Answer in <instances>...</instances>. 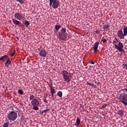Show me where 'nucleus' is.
<instances>
[{"label":"nucleus","instance_id":"b1692460","mask_svg":"<svg viewBox=\"0 0 127 127\" xmlns=\"http://www.w3.org/2000/svg\"><path fill=\"white\" fill-rule=\"evenodd\" d=\"M24 24L25 25H26L27 27V26H29V24H30V23H29L28 21L26 20L25 21Z\"/></svg>","mask_w":127,"mask_h":127},{"label":"nucleus","instance_id":"6e6552de","mask_svg":"<svg viewBox=\"0 0 127 127\" xmlns=\"http://www.w3.org/2000/svg\"><path fill=\"white\" fill-rule=\"evenodd\" d=\"M63 77L64 79V81H65V82H67V83H69V82L71 81V79L70 78L69 76L67 75L63 74Z\"/></svg>","mask_w":127,"mask_h":127},{"label":"nucleus","instance_id":"f03ea898","mask_svg":"<svg viewBox=\"0 0 127 127\" xmlns=\"http://www.w3.org/2000/svg\"><path fill=\"white\" fill-rule=\"evenodd\" d=\"M50 6H52L54 9H56V8H58V6H59V3L60 2L58 0H49Z\"/></svg>","mask_w":127,"mask_h":127},{"label":"nucleus","instance_id":"bb28decb","mask_svg":"<svg viewBox=\"0 0 127 127\" xmlns=\"http://www.w3.org/2000/svg\"><path fill=\"white\" fill-rule=\"evenodd\" d=\"M63 75H68L69 73L66 70L63 71Z\"/></svg>","mask_w":127,"mask_h":127},{"label":"nucleus","instance_id":"6ab92c4d","mask_svg":"<svg viewBox=\"0 0 127 127\" xmlns=\"http://www.w3.org/2000/svg\"><path fill=\"white\" fill-rule=\"evenodd\" d=\"M118 115H120L121 117H123L124 116V111L123 110H119L118 111Z\"/></svg>","mask_w":127,"mask_h":127},{"label":"nucleus","instance_id":"1a4fd4ad","mask_svg":"<svg viewBox=\"0 0 127 127\" xmlns=\"http://www.w3.org/2000/svg\"><path fill=\"white\" fill-rule=\"evenodd\" d=\"M116 49H119L120 48H123L124 47V45L121 42L119 43L118 45L115 44Z\"/></svg>","mask_w":127,"mask_h":127},{"label":"nucleus","instance_id":"aec40b11","mask_svg":"<svg viewBox=\"0 0 127 127\" xmlns=\"http://www.w3.org/2000/svg\"><path fill=\"white\" fill-rule=\"evenodd\" d=\"M33 110L34 111H38L39 110V108H38V106H33Z\"/></svg>","mask_w":127,"mask_h":127},{"label":"nucleus","instance_id":"423d86ee","mask_svg":"<svg viewBox=\"0 0 127 127\" xmlns=\"http://www.w3.org/2000/svg\"><path fill=\"white\" fill-rule=\"evenodd\" d=\"M32 106H39V101L38 99L35 98L31 102Z\"/></svg>","mask_w":127,"mask_h":127},{"label":"nucleus","instance_id":"dca6fc26","mask_svg":"<svg viewBox=\"0 0 127 127\" xmlns=\"http://www.w3.org/2000/svg\"><path fill=\"white\" fill-rule=\"evenodd\" d=\"M12 20L13 23H14L16 25H18V24H19V23H20L19 22V21H18V20H17L15 19H12Z\"/></svg>","mask_w":127,"mask_h":127},{"label":"nucleus","instance_id":"2eb2a0df","mask_svg":"<svg viewBox=\"0 0 127 127\" xmlns=\"http://www.w3.org/2000/svg\"><path fill=\"white\" fill-rule=\"evenodd\" d=\"M57 95L60 98H62V96H63V93L62 91H60L57 92Z\"/></svg>","mask_w":127,"mask_h":127},{"label":"nucleus","instance_id":"37998d69","mask_svg":"<svg viewBox=\"0 0 127 127\" xmlns=\"http://www.w3.org/2000/svg\"><path fill=\"white\" fill-rule=\"evenodd\" d=\"M85 69H88V66H86V67H85Z\"/></svg>","mask_w":127,"mask_h":127},{"label":"nucleus","instance_id":"a19ab883","mask_svg":"<svg viewBox=\"0 0 127 127\" xmlns=\"http://www.w3.org/2000/svg\"><path fill=\"white\" fill-rule=\"evenodd\" d=\"M44 102H45V103H47V101H46V100H44Z\"/></svg>","mask_w":127,"mask_h":127},{"label":"nucleus","instance_id":"2f4dec72","mask_svg":"<svg viewBox=\"0 0 127 127\" xmlns=\"http://www.w3.org/2000/svg\"><path fill=\"white\" fill-rule=\"evenodd\" d=\"M117 50H119V51H120V52H123V51H124L123 48H120L119 49H117Z\"/></svg>","mask_w":127,"mask_h":127},{"label":"nucleus","instance_id":"39448f33","mask_svg":"<svg viewBox=\"0 0 127 127\" xmlns=\"http://www.w3.org/2000/svg\"><path fill=\"white\" fill-rule=\"evenodd\" d=\"M117 35L120 39H124V38H125V35H124V32L122 30L119 31L117 33Z\"/></svg>","mask_w":127,"mask_h":127},{"label":"nucleus","instance_id":"c9c22d12","mask_svg":"<svg viewBox=\"0 0 127 127\" xmlns=\"http://www.w3.org/2000/svg\"><path fill=\"white\" fill-rule=\"evenodd\" d=\"M87 85H90V86H91L92 83L89 82H87Z\"/></svg>","mask_w":127,"mask_h":127},{"label":"nucleus","instance_id":"412c9836","mask_svg":"<svg viewBox=\"0 0 127 127\" xmlns=\"http://www.w3.org/2000/svg\"><path fill=\"white\" fill-rule=\"evenodd\" d=\"M9 126V122H6L3 125L2 127H8Z\"/></svg>","mask_w":127,"mask_h":127},{"label":"nucleus","instance_id":"f704fd0d","mask_svg":"<svg viewBox=\"0 0 127 127\" xmlns=\"http://www.w3.org/2000/svg\"><path fill=\"white\" fill-rule=\"evenodd\" d=\"M95 32L97 34H99V33H100V31H97V30H96V31H95Z\"/></svg>","mask_w":127,"mask_h":127},{"label":"nucleus","instance_id":"cd10ccee","mask_svg":"<svg viewBox=\"0 0 127 127\" xmlns=\"http://www.w3.org/2000/svg\"><path fill=\"white\" fill-rule=\"evenodd\" d=\"M29 98H30V101H32V100H33V99H35L34 98V95H30Z\"/></svg>","mask_w":127,"mask_h":127},{"label":"nucleus","instance_id":"c756f323","mask_svg":"<svg viewBox=\"0 0 127 127\" xmlns=\"http://www.w3.org/2000/svg\"><path fill=\"white\" fill-rule=\"evenodd\" d=\"M108 106V104H104V105H103L102 106V109H105V108H106V107H107Z\"/></svg>","mask_w":127,"mask_h":127},{"label":"nucleus","instance_id":"e433bc0d","mask_svg":"<svg viewBox=\"0 0 127 127\" xmlns=\"http://www.w3.org/2000/svg\"><path fill=\"white\" fill-rule=\"evenodd\" d=\"M90 64L94 65V64H95V62H90Z\"/></svg>","mask_w":127,"mask_h":127},{"label":"nucleus","instance_id":"7ed1b4c3","mask_svg":"<svg viewBox=\"0 0 127 127\" xmlns=\"http://www.w3.org/2000/svg\"><path fill=\"white\" fill-rule=\"evenodd\" d=\"M14 17L18 19V20H22L24 18L23 16H22V14L20 13H16L14 14Z\"/></svg>","mask_w":127,"mask_h":127},{"label":"nucleus","instance_id":"ea45409f","mask_svg":"<svg viewBox=\"0 0 127 127\" xmlns=\"http://www.w3.org/2000/svg\"><path fill=\"white\" fill-rule=\"evenodd\" d=\"M115 40H116V41H117L118 42H119V40H118V39H117V38H115Z\"/></svg>","mask_w":127,"mask_h":127},{"label":"nucleus","instance_id":"ddd939ff","mask_svg":"<svg viewBox=\"0 0 127 127\" xmlns=\"http://www.w3.org/2000/svg\"><path fill=\"white\" fill-rule=\"evenodd\" d=\"M8 58V56L7 55H4V56L0 58V61H4L5 60H6Z\"/></svg>","mask_w":127,"mask_h":127},{"label":"nucleus","instance_id":"0eeeda50","mask_svg":"<svg viewBox=\"0 0 127 127\" xmlns=\"http://www.w3.org/2000/svg\"><path fill=\"white\" fill-rule=\"evenodd\" d=\"M99 42H96L93 46L94 53H97V50H98V47H99Z\"/></svg>","mask_w":127,"mask_h":127},{"label":"nucleus","instance_id":"5701e85b","mask_svg":"<svg viewBox=\"0 0 127 127\" xmlns=\"http://www.w3.org/2000/svg\"><path fill=\"white\" fill-rule=\"evenodd\" d=\"M16 1L21 3V4H23L24 3V0H16Z\"/></svg>","mask_w":127,"mask_h":127},{"label":"nucleus","instance_id":"4c0bfd02","mask_svg":"<svg viewBox=\"0 0 127 127\" xmlns=\"http://www.w3.org/2000/svg\"><path fill=\"white\" fill-rule=\"evenodd\" d=\"M43 114H44V112H43V111L41 112L40 113V115H43Z\"/></svg>","mask_w":127,"mask_h":127},{"label":"nucleus","instance_id":"393cba45","mask_svg":"<svg viewBox=\"0 0 127 127\" xmlns=\"http://www.w3.org/2000/svg\"><path fill=\"white\" fill-rule=\"evenodd\" d=\"M61 32L63 34L65 33L66 32V28H63L61 30Z\"/></svg>","mask_w":127,"mask_h":127},{"label":"nucleus","instance_id":"4be33fe9","mask_svg":"<svg viewBox=\"0 0 127 127\" xmlns=\"http://www.w3.org/2000/svg\"><path fill=\"white\" fill-rule=\"evenodd\" d=\"M61 28V25H56L55 26V29L56 30H59V29Z\"/></svg>","mask_w":127,"mask_h":127},{"label":"nucleus","instance_id":"f3484780","mask_svg":"<svg viewBox=\"0 0 127 127\" xmlns=\"http://www.w3.org/2000/svg\"><path fill=\"white\" fill-rule=\"evenodd\" d=\"M123 30H124V35L125 36H127V27H125L124 28Z\"/></svg>","mask_w":127,"mask_h":127},{"label":"nucleus","instance_id":"9b49d317","mask_svg":"<svg viewBox=\"0 0 127 127\" xmlns=\"http://www.w3.org/2000/svg\"><path fill=\"white\" fill-rule=\"evenodd\" d=\"M80 124H81V120L79 118H77L76 120V122L73 125V126H76V127H79V125H80Z\"/></svg>","mask_w":127,"mask_h":127},{"label":"nucleus","instance_id":"473e14b6","mask_svg":"<svg viewBox=\"0 0 127 127\" xmlns=\"http://www.w3.org/2000/svg\"><path fill=\"white\" fill-rule=\"evenodd\" d=\"M104 43H107V39H104L103 40Z\"/></svg>","mask_w":127,"mask_h":127},{"label":"nucleus","instance_id":"20e7f679","mask_svg":"<svg viewBox=\"0 0 127 127\" xmlns=\"http://www.w3.org/2000/svg\"><path fill=\"white\" fill-rule=\"evenodd\" d=\"M39 55L41 57H46L47 56V52L46 50H42L39 52Z\"/></svg>","mask_w":127,"mask_h":127},{"label":"nucleus","instance_id":"72a5a7b5","mask_svg":"<svg viewBox=\"0 0 127 127\" xmlns=\"http://www.w3.org/2000/svg\"><path fill=\"white\" fill-rule=\"evenodd\" d=\"M92 87H93V88H96V85L94 84H92L91 83V85Z\"/></svg>","mask_w":127,"mask_h":127},{"label":"nucleus","instance_id":"f8f14e48","mask_svg":"<svg viewBox=\"0 0 127 127\" xmlns=\"http://www.w3.org/2000/svg\"><path fill=\"white\" fill-rule=\"evenodd\" d=\"M103 29L105 31H108V30L110 29V26L109 25V24H105L103 27Z\"/></svg>","mask_w":127,"mask_h":127},{"label":"nucleus","instance_id":"f257e3e1","mask_svg":"<svg viewBox=\"0 0 127 127\" xmlns=\"http://www.w3.org/2000/svg\"><path fill=\"white\" fill-rule=\"evenodd\" d=\"M7 118L8 120H9V121L14 122V121L17 119V114L14 111H11L7 115Z\"/></svg>","mask_w":127,"mask_h":127},{"label":"nucleus","instance_id":"c85d7f7f","mask_svg":"<svg viewBox=\"0 0 127 127\" xmlns=\"http://www.w3.org/2000/svg\"><path fill=\"white\" fill-rule=\"evenodd\" d=\"M15 51H14L13 53L10 54V56L11 57H13V56H14V54H15Z\"/></svg>","mask_w":127,"mask_h":127},{"label":"nucleus","instance_id":"4468645a","mask_svg":"<svg viewBox=\"0 0 127 127\" xmlns=\"http://www.w3.org/2000/svg\"><path fill=\"white\" fill-rule=\"evenodd\" d=\"M59 36L61 40H65L66 39V36L64 34L62 35V34L60 33Z\"/></svg>","mask_w":127,"mask_h":127},{"label":"nucleus","instance_id":"a878e982","mask_svg":"<svg viewBox=\"0 0 127 127\" xmlns=\"http://www.w3.org/2000/svg\"><path fill=\"white\" fill-rule=\"evenodd\" d=\"M18 93L20 94V95H23V91L21 89H19L18 91Z\"/></svg>","mask_w":127,"mask_h":127},{"label":"nucleus","instance_id":"9d476101","mask_svg":"<svg viewBox=\"0 0 127 127\" xmlns=\"http://www.w3.org/2000/svg\"><path fill=\"white\" fill-rule=\"evenodd\" d=\"M11 64V60H10V59H7V60L6 61V63H5V66L7 68H8L9 67V65Z\"/></svg>","mask_w":127,"mask_h":127},{"label":"nucleus","instance_id":"79ce46f5","mask_svg":"<svg viewBox=\"0 0 127 127\" xmlns=\"http://www.w3.org/2000/svg\"><path fill=\"white\" fill-rule=\"evenodd\" d=\"M114 43H115V44H117V42H114Z\"/></svg>","mask_w":127,"mask_h":127},{"label":"nucleus","instance_id":"58836bf2","mask_svg":"<svg viewBox=\"0 0 127 127\" xmlns=\"http://www.w3.org/2000/svg\"><path fill=\"white\" fill-rule=\"evenodd\" d=\"M125 67H126V69H127V64H125Z\"/></svg>","mask_w":127,"mask_h":127},{"label":"nucleus","instance_id":"7c9ffc66","mask_svg":"<svg viewBox=\"0 0 127 127\" xmlns=\"http://www.w3.org/2000/svg\"><path fill=\"white\" fill-rule=\"evenodd\" d=\"M47 112H49V109H47L43 111V113H45V114H46Z\"/></svg>","mask_w":127,"mask_h":127},{"label":"nucleus","instance_id":"a211bd4d","mask_svg":"<svg viewBox=\"0 0 127 127\" xmlns=\"http://www.w3.org/2000/svg\"><path fill=\"white\" fill-rule=\"evenodd\" d=\"M51 93L52 94V96L53 97H54V94H55V89L51 88Z\"/></svg>","mask_w":127,"mask_h":127}]
</instances>
